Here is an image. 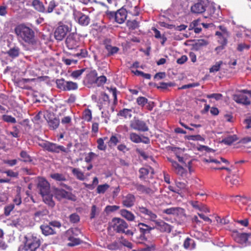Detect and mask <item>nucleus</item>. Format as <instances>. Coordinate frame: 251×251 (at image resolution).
Returning <instances> with one entry per match:
<instances>
[{
    "instance_id": "412c9836",
    "label": "nucleus",
    "mask_w": 251,
    "mask_h": 251,
    "mask_svg": "<svg viewBox=\"0 0 251 251\" xmlns=\"http://www.w3.org/2000/svg\"><path fill=\"white\" fill-rule=\"evenodd\" d=\"M41 195L50 193V186L49 182L43 178H40L38 184Z\"/></svg>"
},
{
    "instance_id": "7ed1b4c3",
    "label": "nucleus",
    "mask_w": 251,
    "mask_h": 251,
    "mask_svg": "<svg viewBox=\"0 0 251 251\" xmlns=\"http://www.w3.org/2000/svg\"><path fill=\"white\" fill-rule=\"evenodd\" d=\"M110 226L117 233H125L128 236L133 235L132 231L127 229L128 224L123 219L114 218L110 223Z\"/></svg>"
},
{
    "instance_id": "f704fd0d",
    "label": "nucleus",
    "mask_w": 251,
    "mask_h": 251,
    "mask_svg": "<svg viewBox=\"0 0 251 251\" xmlns=\"http://www.w3.org/2000/svg\"><path fill=\"white\" fill-rule=\"evenodd\" d=\"M118 115L126 119H129L132 117V109L124 108L119 111Z\"/></svg>"
},
{
    "instance_id": "20e7f679",
    "label": "nucleus",
    "mask_w": 251,
    "mask_h": 251,
    "mask_svg": "<svg viewBox=\"0 0 251 251\" xmlns=\"http://www.w3.org/2000/svg\"><path fill=\"white\" fill-rule=\"evenodd\" d=\"M81 234L80 229L77 227L72 228L68 230L66 232V236L69 241L68 246L73 247L81 244V241L78 238V236Z\"/></svg>"
},
{
    "instance_id": "6e6552de",
    "label": "nucleus",
    "mask_w": 251,
    "mask_h": 251,
    "mask_svg": "<svg viewBox=\"0 0 251 251\" xmlns=\"http://www.w3.org/2000/svg\"><path fill=\"white\" fill-rule=\"evenodd\" d=\"M57 87L63 91H72L76 90L78 85L76 82L71 81H65L64 79L56 80Z\"/></svg>"
},
{
    "instance_id": "603ef678",
    "label": "nucleus",
    "mask_w": 251,
    "mask_h": 251,
    "mask_svg": "<svg viewBox=\"0 0 251 251\" xmlns=\"http://www.w3.org/2000/svg\"><path fill=\"white\" fill-rule=\"evenodd\" d=\"M190 204L195 208L199 209L201 211H204L205 210L203 206L201 205L197 201H190L189 202Z\"/></svg>"
},
{
    "instance_id": "bf43d9fd",
    "label": "nucleus",
    "mask_w": 251,
    "mask_h": 251,
    "mask_svg": "<svg viewBox=\"0 0 251 251\" xmlns=\"http://www.w3.org/2000/svg\"><path fill=\"white\" fill-rule=\"evenodd\" d=\"M119 142V139L115 135H112L108 142L109 146H116Z\"/></svg>"
},
{
    "instance_id": "a19ab883",
    "label": "nucleus",
    "mask_w": 251,
    "mask_h": 251,
    "mask_svg": "<svg viewBox=\"0 0 251 251\" xmlns=\"http://www.w3.org/2000/svg\"><path fill=\"white\" fill-rule=\"evenodd\" d=\"M136 189L138 191L143 193L151 194L153 193V191L149 187H146L144 185L138 184L136 186Z\"/></svg>"
},
{
    "instance_id": "37998d69",
    "label": "nucleus",
    "mask_w": 251,
    "mask_h": 251,
    "mask_svg": "<svg viewBox=\"0 0 251 251\" xmlns=\"http://www.w3.org/2000/svg\"><path fill=\"white\" fill-rule=\"evenodd\" d=\"M148 100L144 97H139L136 99V103L141 107H144L147 103Z\"/></svg>"
},
{
    "instance_id": "2f4dec72",
    "label": "nucleus",
    "mask_w": 251,
    "mask_h": 251,
    "mask_svg": "<svg viewBox=\"0 0 251 251\" xmlns=\"http://www.w3.org/2000/svg\"><path fill=\"white\" fill-rule=\"evenodd\" d=\"M72 172L77 179L80 180H84L85 179L84 174L78 168H72Z\"/></svg>"
},
{
    "instance_id": "4d7b16f0",
    "label": "nucleus",
    "mask_w": 251,
    "mask_h": 251,
    "mask_svg": "<svg viewBox=\"0 0 251 251\" xmlns=\"http://www.w3.org/2000/svg\"><path fill=\"white\" fill-rule=\"evenodd\" d=\"M105 48L108 51V53L110 54H113L116 53L119 50L117 47H112L109 45H106Z\"/></svg>"
},
{
    "instance_id": "6e6d98bb",
    "label": "nucleus",
    "mask_w": 251,
    "mask_h": 251,
    "mask_svg": "<svg viewBox=\"0 0 251 251\" xmlns=\"http://www.w3.org/2000/svg\"><path fill=\"white\" fill-rule=\"evenodd\" d=\"M2 119L7 123H15L16 119L10 115H4L2 116Z\"/></svg>"
},
{
    "instance_id": "a18cd8bd",
    "label": "nucleus",
    "mask_w": 251,
    "mask_h": 251,
    "mask_svg": "<svg viewBox=\"0 0 251 251\" xmlns=\"http://www.w3.org/2000/svg\"><path fill=\"white\" fill-rule=\"evenodd\" d=\"M203 161L207 163H214L215 164H219L221 163V161H222L224 163H228L227 160L223 158H221L220 160L210 158L209 159H204Z\"/></svg>"
},
{
    "instance_id": "680f3d73",
    "label": "nucleus",
    "mask_w": 251,
    "mask_h": 251,
    "mask_svg": "<svg viewBox=\"0 0 251 251\" xmlns=\"http://www.w3.org/2000/svg\"><path fill=\"white\" fill-rule=\"evenodd\" d=\"M96 156V154L93 152H90L88 154V155L85 157V161L87 163H89Z\"/></svg>"
},
{
    "instance_id": "2eb2a0df",
    "label": "nucleus",
    "mask_w": 251,
    "mask_h": 251,
    "mask_svg": "<svg viewBox=\"0 0 251 251\" xmlns=\"http://www.w3.org/2000/svg\"><path fill=\"white\" fill-rule=\"evenodd\" d=\"M127 11L126 9L121 8L116 13L110 12V15L114 17L116 22L119 24H122L126 19Z\"/></svg>"
},
{
    "instance_id": "473e14b6",
    "label": "nucleus",
    "mask_w": 251,
    "mask_h": 251,
    "mask_svg": "<svg viewBox=\"0 0 251 251\" xmlns=\"http://www.w3.org/2000/svg\"><path fill=\"white\" fill-rule=\"evenodd\" d=\"M44 201L49 206L53 207L54 205V202L52 201V196L49 193L41 195Z\"/></svg>"
},
{
    "instance_id": "4be33fe9",
    "label": "nucleus",
    "mask_w": 251,
    "mask_h": 251,
    "mask_svg": "<svg viewBox=\"0 0 251 251\" xmlns=\"http://www.w3.org/2000/svg\"><path fill=\"white\" fill-rule=\"evenodd\" d=\"M55 196L58 200H61L63 198L73 201L75 200L74 196L63 189H56L55 191Z\"/></svg>"
},
{
    "instance_id": "58836bf2",
    "label": "nucleus",
    "mask_w": 251,
    "mask_h": 251,
    "mask_svg": "<svg viewBox=\"0 0 251 251\" xmlns=\"http://www.w3.org/2000/svg\"><path fill=\"white\" fill-rule=\"evenodd\" d=\"M85 70V69H82L80 70L73 71L71 73L70 75L73 78L75 79H78L80 78L82 74L84 72Z\"/></svg>"
},
{
    "instance_id": "0eeeda50",
    "label": "nucleus",
    "mask_w": 251,
    "mask_h": 251,
    "mask_svg": "<svg viewBox=\"0 0 251 251\" xmlns=\"http://www.w3.org/2000/svg\"><path fill=\"white\" fill-rule=\"evenodd\" d=\"M71 30V25H66L60 22L55 30L54 37L56 40L61 41Z\"/></svg>"
},
{
    "instance_id": "de8ad7c7",
    "label": "nucleus",
    "mask_w": 251,
    "mask_h": 251,
    "mask_svg": "<svg viewBox=\"0 0 251 251\" xmlns=\"http://www.w3.org/2000/svg\"><path fill=\"white\" fill-rule=\"evenodd\" d=\"M60 123L59 120L57 118H54L53 120H50L49 122V124L50 127L52 129H56L58 127Z\"/></svg>"
},
{
    "instance_id": "393cba45",
    "label": "nucleus",
    "mask_w": 251,
    "mask_h": 251,
    "mask_svg": "<svg viewBox=\"0 0 251 251\" xmlns=\"http://www.w3.org/2000/svg\"><path fill=\"white\" fill-rule=\"evenodd\" d=\"M216 35L218 36L219 43L221 45L226 46L227 42V38L229 36V33H227L226 31L224 33L217 31Z\"/></svg>"
},
{
    "instance_id": "f03ea898",
    "label": "nucleus",
    "mask_w": 251,
    "mask_h": 251,
    "mask_svg": "<svg viewBox=\"0 0 251 251\" xmlns=\"http://www.w3.org/2000/svg\"><path fill=\"white\" fill-rule=\"evenodd\" d=\"M25 239L24 245L19 247V251H35L40 246L41 239L37 235L28 234Z\"/></svg>"
},
{
    "instance_id": "f3484780",
    "label": "nucleus",
    "mask_w": 251,
    "mask_h": 251,
    "mask_svg": "<svg viewBox=\"0 0 251 251\" xmlns=\"http://www.w3.org/2000/svg\"><path fill=\"white\" fill-rule=\"evenodd\" d=\"M77 36L75 34H70L66 39V44L69 50L76 49L79 46V42Z\"/></svg>"
},
{
    "instance_id": "a211bd4d",
    "label": "nucleus",
    "mask_w": 251,
    "mask_h": 251,
    "mask_svg": "<svg viewBox=\"0 0 251 251\" xmlns=\"http://www.w3.org/2000/svg\"><path fill=\"white\" fill-rule=\"evenodd\" d=\"M138 209L140 213L143 215L147 219L153 222L156 220L157 215L151 210L143 206H139Z\"/></svg>"
},
{
    "instance_id": "c85d7f7f",
    "label": "nucleus",
    "mask_w": 251,
    "mask_h": 251,
    "mask_svg": "<svg viewBox=\"0 0 251 251\" xmlns=\"http://www.w3.org/2000/svg\"><path fill=\"white\" fill-rule=\"evenodd\" d=\"M209 44L207 40L199 39L197 40L194 45V48L196 50H200L202 48L206 47Z\"/></svg>"
},
{
    "instance_id": "8fccbe9b",
    "label": "nucleus",
    "mask_w": 251,
    "mask_h": 251,
    "mask_svg": "<svg viewBox=\"0 0 251 251\" xmlns=\"http://www.w3.org/2000/svg\"><path fill=\"white\" fill-rule=\"evenodd\" d=\"M222 61H219L215 63V65L212 66L209 69L210 73H215L218 72L221 67V65L222 64Z\"/></svg>"
},
{
    "instance_id": "39448f33",
    "label": "nucleus",
    "mask_w": 251,
    "mask_h": 251,
    "mask_svg": "<svg viewBox=\"0 0 251 251\" xmlns=\"http://www.w3.org/2000/svg\"><path fill=\"white\" fill-rule=\"evenodd\" d=\"M32 5L37 11L45 13H51L55 7L58 5L54 0H52L49 3L47 9H45L43 3L38 0H33L32 2Z\"/></svg>"
},
{
    "instance_id": "9d476101",
    "label": "nucleus",
    "mask_w": 251,
    "mask_h": 251,
    "mask_svg": "<svg viewBox=\"0 0 251 251\" xmlns=\"http://www.w3.org/2000/svg\"><path fill=\"white\" fill-rule=\"evenodd\" d=\"M39 145L43 147L45 150L57 153L59 152L60 151H62L65 152L67 151V150L64 147L58 145L56 144L52 143L48 141H43Z\"/></svg>"
},
{
    "instance_id": "4c0bfd02",
    "label": "nucleus",
    "mask_w": 251,
    "mask_h": 251,
    "mask_svg": "<svg viewBox=\"0 0 251 251\" xmlns=\"http://www.w3.org/2000/svg\"><path fill=\"white\" fill-rule=\"evenodd\" d=\"M237 140V138L236 135H232L228 136L226 138L222 140V142L224 143L226 145H230L233 142L236 141Z\"/></svg>"
},
{
    "instance_id": "b1692460",
    "label": "nucleus",
    "mask_w": 251,
    "mask_h": 251,
    "mask_svg": "<svg viewBox=\"0 0 251 251\" xmlns=\"http://www.w3.org/2000/svg\"><path fill=\"white\" fill-rule=\"evenodd\" d=\"M230 201L238 204H245L248 201V199L243 196L236 195L230 197Z\"/></svg>"
},
{
    "instance_id": "c9c22d12",
    "label": "nucleus",
    "mask_w": 251,
    "mask_h": 251,
    "mask_svg": "<svg viewBox=\"0 0 251 251\" xmlns=\"http://www.w3.org/2000/svg\"><path fill=\"white\" fill-rule=\"evenodd\" d=\"M20 51V49L18 47H14L7 51V54L11 57L15 58L19 56Z\"/></svg>"
},
{
    "instance_id": "72a5a7b5",
    "label": "nucleus",
    "mask_w": 251,
    "mask_h": 251,
    "mask_svg": "<svg viewBox=\"0 0 251 251\" xmlns=\"http://www.w3.org/2000/svg\"><path fill=\"white\" fill-rule=\"evenodd\" d=\"M97 75V74L95 71H92L87 75L86 80L91 84L96 83Z\"/></svg>"
},
{
    "instance_id": "1a4fd4ad",
    "label": "nucleus",
    "mask_w": 251,
    "mask_h": 251,
    "mask_svg": "<svg viewBox=\"0 0 251 251\" xmlns=\"http://www.w3.org/2000/svg\"><path fill=\"white\" fill-rule=\"evenodd\" d=\"M61 224L57 222H52L49 225L44 224L41 225L40 228L43 234L46 236L53 234L55 233V227H59Z\"/></svg>"
},
{
    "instance_id": "13d9d810",
    "label": "nucleus",
    "mask_w": 251,
    "mask_h": 251,
    "mask_svg": "<svg viewBox=\"0 0 251 251\" xmlns=\"http://www.w3.org/2000/svg\"><path fill=\"white\" fill-rule=\"evenodd\" d=\"M106 81V77L104 75L100 76V77H97L96 84L98 86H100L104 84Z\"/></svg>"
},
{
    "instance_id": "3c124183",
    "label": "nucleus",
    "mask_w": 251,
    "mask_h": 251,
    "mask_svg": "<svg viewBox=\"0 0 251 251\" xmlns=\"http://www.w3.org/2000/svg\"><path fill=\"white\" fill-rule=\"evenodd\" d=\"M132 72L136 75H141L147 79H150L151 78V75L150 74H145L142 71H140L138 70H135V71L132 70Z\"/></svg>"
},
{
    "instance_id": "6ab92c4d",
    "label": "nucleus",
    "mask_w": 251,
    "mask_h": 251,
    "mask_svg": "<svg viewBox=\"0 0 251 251\" xmlns=\"http://www.w3.org/2000/svg\"><path fill=\"white\" fill-rule=\"evenodd\" d=\"M154 223L155 224L154 227L161 232L170 233L172 230V226L161 220H156Z\"/></svg>"
},
{
    "instance_id": "423d86ee",
    "label": "nucleus",
    "mask_w": 251,
    "mask_h": 251,
    "mask_svg": "<svg viewBox=\"0 0 251 251\" xmlns=\"http://www.w3.org/2000/svg\"><path fill=\"white\" fill-rule=\"evenodd\" d=\"M251 98V91L243 90L240 93H236L233 96V100L238 103L243 105H249L250 103Z\"/></svg>"
},
{
    "instance_id": "774afa93",
    "label": "nucleus",
    "mask_w": 251,
    "mask_h": 251,
    "mask_svg": "<svg viewBox=\"0 0 251 251\" xmlns=\"http://www.w3.org/2000/svg\"><path fill=\"white\" fill-rule=\"evenodd\" d=\"M119 209V206L116 205H108L105 207V211L106 212H113Z\"/></svg>"
},
{
    "instance_id": "bb28decb",
    "label": "nucleus",
    "mask_w": 251,
    "mask_h": 251,
    "mask_svg": "<svg viewBox=\"0 0 251 251\" xmlns=\"http://www.w3.org/2000/svg\"><path fill=\"white\" fill-rule=\"evenodd\" d=\"M134 201V196L131 194H128L124 198L123 203L124 206L127 207H130L133 205Z\"/></svg>"
},
{
    "instance_id": "a878e982",
    "label": "nucleus",
    "mask_w": 251,
    "mask_h": 251,
    "mask_svg": "<svg viewBox=\"0 0 251 251\" xmlns=\"http://www.w3.org/2000/svg\"><path fill=\"white\" fill-rule=\"evenodd\" d=\"M238 176L234 175H230L226 178V181L227 185L230 186H237L239 184Z\"/></svg>"
},
{
    "instance_id": "9b49d317",
    "label": "nucleus",
    "mask_w": 251,
    "mask_h": 251,
    "mask_svg": "<svg viewBox=\"0 0 251 251\" xmlns=\"http://www.w3.org/2000/svg\"><path fill=\"white\" fill-rule=\"evenodd\" d=\"M130 127L139 131L146 132L149 130V127L144 121L135 118L130 121Z\"/></svg>"
},
{
    "instance_id": "ddd939ff",
    "label": "nucleus",
    "mask_w": 251,
    "mask_h": 251,
    "mask_svg": "<svg viewBox=\"0 0 251 251\" xmlns=\"http://www.w3.org/2000/svg\"><path fill=\"white\" fill-rule=\"evenodd\" d=\"M74 16L75 20L81 25L86 26L90 23V19L89 17L81 12L75 10L74 12Z\"/></svg>"
},
{
    "instance_id": "79ce46f5",
    "label": "nucleus",
    "mask_w": 251,
    "mask_h": 251,
    "mask_svg": "<svg viewBox=\"0 0 251 251\" xmlns=\"http://www.w3.org/2000/svg\"><path fill=\"white\" fill-rule=\"evenodd\" d=\"M110 186L107 184L98 185L97 188V193L99 194H103L109 188Z\"/></svg>"
},
{
    "instance_id": "e2e57ef3",
    "label": "nucleus",
    "mask_w": 251,
    "mask_h": 251,
    "mask_svg": "<svg viewBox=\"0 0 251 251\" xmlns=\"http://www.w3.org/2000/svg\"><path fill=\"white\" fill-rule=\"evenodd\" d=\"M87 55V51L85 49H81L80 52H78L74 55L75 56L80 58L85 57Z\"/></svg>"
},
{
    "instance_id": "f8f14e48",
    "label": "nucleus",
    "mask_w": 251,
    "mask_h": 251,
    "mask_svg": "<svg viewBox=\"0 0 251 251\" xmlns=\"http://www.w3.org/2000/svg\"><path fill=\"white\" fill-rule=\"evenodd\" d=\"M233 236L235 241L241 244L247 245L251 243V231L246 233L236 232Z\"/></svg>"
},
{
    "instance_id": "c756f323",
    "label": "nucleus",
    "mask_w": 251,
    "mask_h": 251,
    "mask_svg": "<svg viewBox=\"0 0 251 251\" xmlns=\"http://www.w3.org/2000/svg\"><path fill=\"white\" fill-rule=\"evenodd\" d=\"M108 140V137H104L103 138H99L97 140V143L98 144L97 148L98 150L102 151H105L107 148V145L104 143L105 141Z\"/></svg>"
},
{
    "instance_id": "c03bdc74",
    "label": "nucleus",
    "mask_w": 251,
    "mask_h": 251,
    "mask_svg": "<svg viewBox=\"0 0 251 251\" xmlns=\"http://www.w3.org/2000/svg\"><path fill=\"white\" fill-rule=\"evenodd\" d=\"M50 177L56 181H64L66 180L65 176L59 173H54L50 175Z\"/></svg>"
},
{
    "instance_id": "ea45409f",
    "label": "nucleus",
    "mask_w": 251,
    "mask_h": 251,
    "mask_svg": "<svg viewBox=\"0 0 251 251\" xmlns=\"http://www.w3.org/2000/svg\"><path fill=\"white\" fill-rule=\"evenodd\" d=\"M176 186L179 189L178 191H181L183 193H187L188 192L187 185L184 182L177 181L176 182Z\"/></svg>"
},
{
    "instance_id": "864d4df0",
    "label": "nucleus",
    "mask_w": 251,
    "mask_h": 251,
    "mask_svg": "<svg viewBox=\"0 0 251 251\" xmlns=\"http://www.w3.org/2000/svg\"><path fill=\"white\" fill-rule=\"evenodd\" d=\"M8 200V192L6 190L0 191V202H5Z\"/></svg>"
},
{
    "instance_id": "7c9ffc66",
    "label": "nucleus",
    "mask_w": 251,
    "mask_h": 251,
    "mask_svg": "<svg viewBox=\"0 0 251 251\" xmlns=\"http://www.w3.org/2000/svg\"><path fill=\"white\" fill-rule=\"evenodd\" d=\"M120 213L122 217L128 221H133L135 219L134 214L126 209H122L120 211Z\"/></svg>"
},
{
    "instance_id": "e433bc0d",
    "label": "nucleus",
    "mask_w": 251,
    "mask_h": 251,
    "mask_svg": "<svg viewBox=\"0 0 251 251\" xmlns=\"http://www.w3.org/2000/svg\"><path fill=\"white\" fill-rule=\"evenodd\" d=\"M139 226H141L140 227V231H141V234H145V233H149L151 230L155 228L154 226L151 227L143 223L139 224Z\"/></svg>"
},
{
    "instance_id": "dca6fc26",
    "label": "nucleus",
    "mask_w": 251,
    "mask_h": 251,
    "mask_svg": "<svg viewBox=\"0 0 251 251\" xmlns=\"http://www.w3.org/2000/svg\"><path fill=\"white\" fill-rule=\"evenodd\" d=\"M168 160L171 163L175 173L181 177H184L186 176L187 174V171L182 166H180L177 162L170 158H168Z\"/></svg>"
},
{
    "instance_id": "338daca9",
    "label": "nucleus",
    "mask_w": 251,
    "mask_h": 251,
    "mask_svg": "<svg viewBox=\"0 0 251 251\" xmlns=\"http://www.w3.org/2000/svg\"><path fill=\"white\" fill-rule=\"evenodd\" d=\"M4 173L6 174L8 176L11 177H17L18 176V173L15 172L11 170H8L5 172Z\"/></svg>"
},
{
    "instance_id": "5fc2aeb1",
    "label": "nucleus",
    "mask_w": 251,
    "mask_h": 251,
    "mask_svg": "<svg viewBox=\"0 0 251 251\" xmlns=\"http://www.w3.org/2000/svg\"><path fill=\"white\" fill-rule=\"evenodd\" d=\"M56 3L58 5L55 7V14L58 16L62 15L64 12V9L62 5H59V4L56 2Z\"/></svg>"
},
{
    "instance_id": "cd10ccee",
    "label": "nucleus",
    "mask_w": 251,
    "mask_h": 251,
    "mask_svg": "<svg viewBox=\"0 0 251 251\" xmlns=\"http://www.w3.org/2000/svg\"><path fill=\"white\" fill-rule=\"evenodd\" d=\"M183 246L185 249L192 250L195 248L196 243L193 239L187 237L184 240Z\"/></svg>"
},
{
    "instance_id": "5701e85b",
    "label": "nucleus",
    "mask_w": 251,
    "mask_h": 251,
    "mask_svg": "<svg viewBox=\"0 0 251 251\" xmlns=\"http://www.w3.org/2000/svg\"><path fill=\"white\" fill-rule=\"evenodd\" d=\"M162 212L167 215L178 216L179 215L183 214L184 210L180 207H174L164 209Z\"/></svg>"
},
{
    "instance_id": "0e129e2a",
    "label": "nucleus",
    "mask_w": 251,
    "mask_h": 251,
    "mask_svg": "<svg viewBox=\"0 0 251 251\" xmlns=\"http://www.w3.org/2000/svg\"><path fill=\"white\" fill-rule=\"evenodd\" d=\"M187 138L189 140H193V141H202V140H203V138L200 135H190V136H187Z\"/></svg>"
},
{
    "instance_id": "aec40b11",
    "label": "nucleus",
    "mask_w": 251,
    "mask_h": 251,
    "mask_svg": "<svg viewBox=\"0 0 251 251\" xmlns=\"http://www.w3.org/2000/svg\"><path fill=\"white\" fill-rule=\"evenodd\" d=\"M129 139L132 142L135 143H143L146 144H148L150 142V139L148 137L140 136L135 132L130 133Z\"/></svg>"
},
{
    "instance_id": "052dcab7",
    "label": "nucleus",
    "mask_w": 251,
    "mask_h": 251,
    "mask_svg": "<svg viewBox=\"0 0 251 251\" xmlns=\"http://www.w3.org/2000/svg\"><path fill=\"white\" fill-rule=\"evenodd\" d=\"M127 11L133 16H137L139 13V8L135 6L133 8L128 9Z\"/></svg>"
},
{
    "instance_id": "49530a36",
    "label": "nucleus",
    "mask_w": 251,
    "mask_h": 251,
    "mask_svg": "<svg viewBox=\"0 0 251 251\" xmlns=\"http://www.w3.org/2000/svg\"><path fill=\"white\" fill-rule=\"evenodd\" d=\"M83 119L87 122H89L92 119V113L90 109H86L83 114Z\"/></svg>"
},
{
    "instance_id": "69168bd1",
    "label": "nucleus",
    "mask_w": 251,
    "mask_h": 251,
    "mask_svg": "<svg viewBox=\"0 0 251 251\" xmlns=\"http://www.w3.org/2000/svg\"><path fill=\"white\" fill-rule=\"evenodd\" d=\"M99 214V211L96 205H94L92 207L91 212L90 214V218H94L96 215Z\"/></svg>"
},
{
    "instance_id": "09e8293b",
    "label": "nucleus",
    "mask_w": 251,
    "mask_h": 251,
    "mask_svg": "<svg viewBox=\"0 0 251 251\" xmlns=\"http://www.w3.org/2000/svg\"><path fill=\"white\" fill-rule=\"evenodd\" d=\"M250 48V45L244 43H241L238 44L237 50L239 51H243L245 50H248Z\"/></svg>"
},
{
    "instance_id": "f257e3e1",
    "label": "nucleus",
    "mask_w": 251,
    "mask_h": 251,
    "mask_svg": "<svg viewBox=\"0 0 251 251\" xmlns=\"http://www.w3.org/2000/svg\"><path fill=\"white\" fill-rule=\"evenodd\" d=\"M15 32L20 41H24L29 45L36 44L34 32L30 27L23 24L17 25L15 28Z\"/></svg>"
},
{
    "instance_id": "4468645a",
    "label": "nucleus",
    "mask_w": 251,
    "mask_h": 251,
    "mask_svg": "<svg viewBox=\"0 0 251 251\" xmlns=\"http://www.w3.org/2000/svg\"><path fill=\"white\" fill-rule=\"evenodd\" d=\"M208 3L207 0H200L191 7V11L194 14H200L205 11Z\"/></svg>"
}]
</instances>
